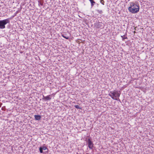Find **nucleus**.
<instances>
[{
  "instance_id": "nucleus-14",
  "label": "nucleus",
  "mask_w": 154,
  "mask_h": 154,
  "mask_svg": "<svg viewBox=\"0 0 154 154\" xmlns=\"http://www.w3.org/2000/svg\"><path fill=\"white\" fill-rule=\"evenodd\" d=\"M125 35H124L123 36H121L123 40H124V39H128L127 37H125Z\"/></svg>"
},
{
  "instance_id": "nucleus-11",
  "label": "nucleus",
  "mask_w": 154,
  "mask_h": 154,
  "mask_svg": "<svg viewBox=\"0 0 154 154\" xmlns=\"http://www.w3.org/2000/svg\"><path fill=\"white\" fill-rule=\"evenodd\" d=\"M89 0L91 2V6L92 7L94 6V4L95 3V2L93 0Z\"/></svg>"
},
{
  "instance_id": "nucleus-1",
  "label": "nucleus",
  "mask_w": 154,
  "mask_h": 154,
  "mask_svg": "<svg viewBox=\"0 0 154 154\" xmlns=\"http://www.w3.org/2000/svg\"><path fill=\"white\" fill-rule=\"evenodd\" d=\"M130 6L128 8V10L132 14H136L139 11L140 6L138 2H132L129 3Z\"/></svg>"
},
{
  "instance_id": "nucleus-17",
  "label": "nucleus",
  "mask_w": 154,
  "mask_h": 154,
  "mask_svg": "<svg viewBox=\"0 0 154 154\" xmlns=\"http://www.w3.org/2000/svg\"><path fill=\"white\" fill-rule=\"evenodd\" d=\"M18 13V11H17L16 13L14 14V16H15Z\"/></svg>"
},
{
  "instance_id": "nucleus-13",
  "label": "nucleus",
  "mask_w": 154,
  "mask_h": 154,
  "mask_svg": "<svg viewBox=\"0 0 154 154\" xmlns=\"http://www.w3.org/2000/svg\"><path fill=\"white\" fill-rule=\"evenodd\" d=\"M74 107L76 109H82V108L80 107L78 105H75L74 106Z\"/></svg>"
},
{
  "instance_id": "nucleus-6",
  "label": "nucleus",
  "mask_w": 154,
  "mask_h": 154,
  "mask_svg": "<svg viewBox=\"0 0 154 154\" xmlns=\"http://www.w3.org/2000/svg\"><path fill=\"white\" fill-rule=\"evenodd\" d=\"M39 151L41 153H43V150H45L46 149H48L45 146H41L39 148Z\"/></svg>"
},
{
  "instance_id": "nucleus-5",
  "label": "nucleus",
  "mask_w": 154,
  "mask_h": 154,
  "mask_svg": "<svg viewBox=\"0 0 154 154\" xmlns=\"http://www.w3.org/2000/svg\"><path fill=\"white\" fill-rule=\"evenodd\" d=\"M51 95H48L47 96H44V95H43V97L42 98V100H50L51 99Z\"/></svg>"
},
{
  "instance_id": "nucleus-10",
  "label": "nucleus",
  "mask_w": 154,
  "mask_h": 154,
  "mask_svg": "<svg viewBox=\"0 0 154 154\" xmlns=\"http://www.w3.org/2000/svg\"><path fill=\"white\" fill-rule=\"evenodd\" d=\"M14 17V16H12L10 17H9L7 19H5V20L7 22V23H10V20L12 19Z\"/></svg>"
},
{
  "instance_id": "nucleus-7",
  "label": "nucleus",
  "mask_w": 154,
  "mask_h": 154,
  "mask_svg": "<svg viewBox=\"0 0 154 154\" xmlns=\"http://www.w3.org/2000/svg\"><path fill=\"white\" fill-rule=\"evenodd\" d=\"M34 117L35 120H40L41 118V116L39 115H35Z\"/></svg>"
},
{
  "instance_id": "nucleus-8",
  "label": "nucleus",
  "mask_w": 154,
  "mask_h": 154,
  "mask_svg": "<svg viewBox=\"0 0 154 154\" xmlns=\"http://www.w3.org/2000/svg\"><path fill=\"white\" fill-rule=\"evenodd\" d=\"M62 36L64 38L68 39L69 38V36L67 35L66 33L62 34Z\"/></svg>"
},
{
  "instance_id": "nucleus-9",
  "label": "nucleus",
  "mask_w": 154,
  "mask_h": 154,
  "mask_svg": "<svg viewBox=\"0 0 154 154\" xmlns=\"http://www.w3.org/2000/svg\"><path fill=\"white\" fill-rule=\"evenodd\" d=\"M14 17V16H12L10 17H9L7 19H5V20L7 22V23H10V20L12 19Z\"/></svg>"
},
{
  "instance_id": "nucleus-15",
  "label": "nucleus",
  "mask_w": 154,
  "mask_h": 154,
  "mask_svg": "<svg viewBox=\"0 0 154 154\" xmlns=\"http://www.w3.org/2000/svg\"><path fill=\"white\" fill-rule=\"evenodd\" d=\"M100 2L103 5H104V2L103 0H100Z\"/></svg>"
},
{
  "instance_id": "nucleus-4",
  "label": "nucleus",
  "mask_w": 154,
  "mask_h": 154,
  "mask_svg": "<svg viewBox=\"0 0 154 154\" xmlns=\"http://www.w3.org/2000/svg\"><path fill=\"white\" fill-rule=\"evenodd\" d=\"M7 23L5 19L0 20V29H4L5 28V25Z\"/></svg>"
},
{
  "instance_id": "nucleus-12",
  "label": "nucleus",
  "mask_w": 154,
  "mask_h": 154,
  "mask_svg": "<svg viewBox=\"0 0 154 154\" xmlns=\"http://www.w3.org/2000/svg\"><path fill=\"white\" fill-rule=\"evenodd\" d=\"M96 11L98 13L102 14L103 13V11L101 10H96Z\"/></svg>"
},
{
  "instance_id": "nucleus-3",
  "label": "nucleus",
  "mask_w": 154,
  "mask_h": 154,
  "mask_svg": "<svg viewBox=\"0 0 154 154\" xmlns=\"http://www.w3.org/2000/svg\"><path fill=\"white\" fill-rule=\"evenodd\" d=\"M85 141L87 144L88 145V147L90 149H91L94 147V144L90 139H86Z\"/></svg>"
},
{
  "instance_id": "nucleus-2",
  "label": "nucleus",
  "mask_w": 154,
  "mask_h": 154,
  "mask_svg": "<svg viewBox=\"0 0 154 154\" xmlns=\"http://www.w3.org/2000/svg\"><path fill=\"white\" fill-rule=\"evenodd\" d=\"M108 95L113 100L120 101L119 97L120 95V93H119L118 91H110Z\"/></svg>"
},
{
  "instance_id": "nucleus-16",
  "label": "nucleus",
  "mask_w": 154,
  "mask_h": 154,
  "mask_svg": "<svg viewBox=\"0 0 154 154\" xmlns=\"http://www.w3.org/2000/svg\"><path fill=\"white\" fill-rule=\"evenodd\" d=\"M102 26H103L100 23H98V28H101Z\"/></svg>"
},
{
  "instance_id": "nucleus-19",
  "label": "nucleus",
  "mask_w": 154,
  "mask_h": 154,
  "mask_svg": "<svg viewBox=\"0 0 154 154\" xmlns=\"http://www.w3.org/2000/svg\"><path fill=\"white\" fill-rule=\"evenodd\" d=\"M2 104V103H0V107H1Z\"/></svg>"
},
{
  "instance_id": "nucleus-18",
  "label": "nucleus",
  "mask_w": 154,
  "mask_h": 154,
  "mask_svg": "<svg viewBox=\"0 0 154 154\" xmlns=\"http://www.w3.org/2000/svg\"><path fill=\"white\" fill-rule=\"evenodd\" d=\"M40 4L41 6L43 5V3L42 2H40Z\"/></svg>"
}]
</instances>
